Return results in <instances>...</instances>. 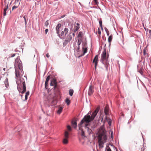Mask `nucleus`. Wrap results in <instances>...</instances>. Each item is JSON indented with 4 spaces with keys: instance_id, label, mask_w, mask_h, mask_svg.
Listing matches in <instances>:
<instances>
[{
    "instance_id": "f257e3e1",
    "label": "nucleus",
    "mask_w": 151,
    "mask_h": 151,
    "mask_svg": "<svg viewBox=\"0 0 151 151\" xmlns=\"http://www.w3.org/2000/svg\"><path fill=\"white\" fill-rule=\"evenodd\" d=\"M100 109L99 106H98L96 110L92 114L91 116L88 114L85 115L84 118L81 120L80 123L78 124V126L79 130L81 132L82 136L85 137V133L82 127H84L86 129L88 130V131L91 132V129H88V128L87 127L89 124V123L92 121ZM89 113L88 114H89Z\"/></svg>"
},
{
    "instance_id": "f03ea898",
    "label": "nucleus",
    "mask_w": 151,
    "mask_h": 151,
    "mask_svg": "<svg viewBox=\"0 0 151 151\" xmlns=\"http://www.w3.org/2000/svg\"><path fill=\"white\" fill-rule=\"evenodd\" d=\"M106 131L103 127H101L98 133L97 139L99 146L100 148L104 147V143L107 140Z\"/></svg>"
},
{
    "instance_id": "7ed1b4c3",
    "label": "nucleus",
    "mask_w": 151,
    "mask_h": 151,
    "mask_svg": "<svg viewBox=\"0 0 151 151\" xmlns=\"http://www.w3.org/2000/svg\"><path fill=\"white\" fill-rule=\"evenodd\" d=\"M14 66L16 76V77H18L20 75V73L18 69L20 70H22V64L19 56L17 57L15 59Z\"/></svg>"
},
{
    "instance_id": "20e7f679",
    "label": "nucleus",
    "mask_w": 151,
    "mask_h": 151,
    "mask_svg": "<svg viewBox=\"0 0 151 151\" xmlns=\"http://www.w3.org/2000/svg\"><path fill=\"white\" fill-rule=\"evenodd\" d=\"M108 57V55L107 54H106V50L105 49L102 54L101 58V60L103 63H104V61L107 60Z\"/></svg>"
},
{
    "instance_id": "39448f33",
    "label": "nucleus",
    "mask_w": 151,
    "mask_h": 151,
    "mask_svg": "<svg viewBox=\"0 0 151 151\" xmlns=\"http://www.w3.org/2000/svg\"><path fill=\"white\" fill-rule=\"evenodd\" d=\"M68 31V28H65L64 29V31H61V33L60 34L59 33V35H58L60 38H63L66 35Z\"/></svg>"
},
{
    "instance_id": "423d86ee",
    "label": "nucleus",
    "mask_w": 151,
    "mask_h": 151,
    "mask_svg": "<svg viewBox=\"0 0 151 151\" xmlns=\"http://www.w3.org/2000/svg\"><path fill=\"white\" fill-rule=\"evenodd\" d=\"M62 29L63 28L61 27V24H58L56 27V33L58 35H59L60 31H61Z\"/></svg>"
},
{
    "instance_id": "0eeeda50",
    "label": "nucleus",
    "mask_w": 151,
    "mask_h": 151,
    "mask_svg": "<svg viewBox=\"0 0 151 151\" xmlns=\"http://www.w3.org/2000/svg\"><path fill=\"white\" fill-rule=\"evenodd\" d=\"M98 55H96L93 61V63H95V70L96 69V67L98 63Z\"/></svg>"
},
{
    "instance_id": "6e6552de",
    "label": "nucleus",
    "mask_w": 151,
    "mask_h": 151,
    "mask_svg": "<svg viewBox=\"0 0 151 151\" xmlns=\"http://www.w3.org/2000/svg\"><path fill=\"white\" fill-rule=\"evenodd\" d=\"M82 49L83 51V54L81 55V56H83L86 53L87 50V49L86 47V43H85L82 44Z\"/></svg>"
},
{
    "instance_id": "1a4fd4ad",
    "label": "nucleus",
    "mask_w": 151,
    "mask_h": 151,
    "mask_svg": "<svg viewBox=\"0 0 151 151\" xmlns=\"http://www.w3.org/2000/svg\"><path fill=\"white\" fill-rule=\"evenodd\" d=\"M109 107L108 105H106L104 109V113L106 115V116H108L109 115Z\"/></svg>"
},
{
    "instance_id": "9d476101",
    "label": "nucleus",
    "mask_w": 151,
    "mask_h": 151,
    "mask_svg": "<svg viewBox=\"0 0 151 151\" xmlns=\"http://www.w3.org/2000/svg\"><path fill=\"white\" fill-rule=\"evenodd\" d=\"M93 87L92 86H90L88 92V94L90 96L92 94L93 91Z\"/></svg>"
},
{
    "instance_id": "9b49d317",
    "label": "nucleus",
    "mask_w": 151,
    "mask_h": 151,
    "mask_svg": "<svg viewBox=\"0 0 151 151\" xmlns=\"http://www.w3.org/2000/svg\"><path fill=\"white\" fill-rule=\"evenodd\" d=\"M56 84H57L56 80L55 79L53 78L51 80V82L50 83V85L51 86H53L54 85Z\"/></svg>"
},
{
    "instance_id": "f8f14e48",
    "label": "nucleus",
    "mask_w": 151,
    "mask_h": 151,
    "mask_svg": "<svg viewBox=\"0 0 151 151\" xmlns=\"http://www.w3.org/2000/svg\"><path fill=\"white\" fill-rule=\"evenodd\" d=\"M50 78V76H48L46 78V80L45 83V86L46 88H47V87L48 86V83Z\"/></svg>"
},
{
    "instance_id": "ddd939ff",
    "label": "nucleus",
    "mask_w": 151,
    "mask_h": 151,
    "mask_svg": "<svg viewBox=\"0 0 151 151\" xmlns=\"http://www.w3.org/2000/svg\"><path fill=\"white\" fill-rule=\"evenodd\" d=\"M105 119L107 121L108 124L110 126L111 124V120L108 116H106Z\"/></svg>"
},
{
    "instance_id": "4468645a",
    "label": "nucleus",
    "mask_w": 151,
    "mask_h": 151,
    "mask_svg": "<svg viewBox=\"0 0 151 151\" xmlns=\"http://www.w3.org/2000/svg\"><path fill=\"white\" fill-rule=\"evenodd\" d=\"M63 107L61 106H59L58 107V109L57 111V113L58 114H60L62 112L63 109Z\"/></svg>"
},
{
    "instance_id": "2eb2a0df",
    "label": "nucleus",
    "mask_w": 151,
    "mask_h": 151,
    "mask_svg": "<svg viewBox=\"0 0 151 151\" xmlns=\"http://www.w3.org/2000/svg\"><path fill=\"white\" fill-rule=\"evenodd\" d=\"M71 124L73 127H74L75 128H76L77 127V123L76 121H72L71 122Z\"/></svg>"
},
{
    "instance_id": "dca6fc26",
    "label": "nucleus",
    "mask_w": 151,
    "mask_h": 151,
    "mask_svg": "<svg viewBox=\"0 0 151 151\" xmlns=\"http://www.w3.org/2000/svg\"><path fill=\"white\" fill-rule=\"evenodd\" d=\"M112 35H111L110 36L108 39V41L109 43V46L111 45V42L112 41Z\"/></svg>"
},
{
    "instance_id": "f3484780",
    "label": "nucleus",
    "mask_w": 151,
    "mask_h": 151,
    "mask_svg": "<svg viewBox=\"0 0 151 151\" xmlns=\"http://www.w3.org/2000/svg\"><path fill=\"white\" fill-rule=\"evenodd\" d=\"M4 83L5 86L6 88H8V86H9V83L8 78H6V79L4 81Z\"/></svg>"
},
{
    "instance_id": "a211bd4d",
    "label": "nucleus",
    "mask_w": 151,
    "mask_h": 151,
    "mask_svg": "<svg viewBox=\"0 0 151 151\" xmlns=\"http://www.w3.org/2000/svg\"><path fill=\"white\" fill-rule=\"evenodd\" d=\"M69 133L67 131H66L65 132V138H68L69 137Z\"/></svg>"
},
{
    "instance_id": "6ab92c4d",
    "label": "nucleus",
    "mask_w": 151,
    "mask_h": 151,
    "mask_svg": "<svg viewBox=\"0 0 151 151\" xmlns=\"http://www.w3.org/2000/svg\"><path fill=\"white\" fill-rule=\"evenodd\" d=\"M70 42V41H69L68 39L66 38L63 42V45L65 46L66 45V44L68 42Z\"/></svg>"
},
{
    "instance_id": "aec40b11",
    "label": "nucleus",
    "mask_w": 151,
    "mask_h": 151,
    "mask_svg": "<svg viewBox=\"0 0 151 151\" xmlns=\"http://www.w3.org/2000/svg\"><path fill=\"white\" fill-rule=\"evenodd\" d=\"M68 138H64L63 141V143L65 144H68Z\"/></svg>"
},
{
    "instance_id": "412c9836",
    "label": "nucleus",
    "mask_w": 151,
    "mask_h": 151,
    "mask_svg": "<svg viewBox=\"0 0 151 151\" xmlns=\"http://www.w3.org/2000/svg\"><path fill=\"white\" fill-rule=\"evenodd\" d=\"M65 102L67 103V104L68 105H69L70 103V101L69 99L68 98H67L65 99Z\"/></svg>"
},
{
    "instance_id": "4be33fe9",
    "label": "nucleus",
    "mask_w": 151,
    "mask_h": 151,
    "mask_svg": "<svg viewBox=\"0 0 151 151\" xmlns=\"http://www.w3.org/2000/svg\"><path fill=\"white\" fill-rule=\"evenodd\" d=\"M74 91L72 89H70L69 91V94L70 95V96H72L73 93Z\"/></svg>"
},
{
    "instance_id": "5701e85b",
    "label": "nucleus",
    "mask_w": 151,
    "mask_h": 151,
    "mask_svg": "<svg viewBox=\"0 0 151 151\" xmlns=\"http://www.w3.org/2000/svg\"><path fill=\"white\" fill-rule=\"evenodd\" d=\"M80 28L79 26H75L74 27V31L76 32Z\"/></svg>"
},
{
    "instance_id": "b1692460",
    "label": "nucleus",
    "mask_w": 151,
    "mask_h": 151,
    "mask_svg": "<svg viewBox=\"0 0 151 151\" xmlns=\"http://www.w3.org/2000/svg\"><path fill=\"white\" fill-rule=\"evenodd\" d=\"M67 39H68L69 41H70L72 39V37L70 34H69L67 36Z\"/></svg>"
},
{
    "instance_id": "393cba45",
    "label": "nucleus",
    "mask_w": 151,
    "mask_h": 151,
    "mask_svg": "<svg viewBox=\"0 0 151 151\" xmlns=\"http://www.w3.org/2000/svg\"><path fill=\"white\" fill-rule=\"evenodd\" d=\"M101 30L99 28H98L97 30V33L99 34V35H98V37H100V35H101Z\"/></svg>"
},
{
    "instance_id": "a878e982",
    "label": "nucleus",
    "mask_w": 151,
    "mask_h": 151,
    "mask_svg": "<svg viewBox=\"0 0 151 151\" xmlns=\"http://www.w3.org/2000/svg\"><path fill=\"white\" fill-rule=\"evenodd\" d=\"M26 86H23V91L22 92V93H23L26 91Z\"/></svg>"
},
{
    "instance_id": "bb28decb",
    "label": "nucleus",
    "mask_w": 151,
    "mask_h": 151,
    "mask_svg": "<svg viewBox=\"0 0 151 151\" xmlns=\"http://www.w3.org/2000/svg\"><path fill=\"white\" fill-rule=\"evenodd\" d=\"M93 1L95 3V4L98 5L99 4V2L98 0H93Z\"/></svg>"
},
{
    "instance_id": "cd10ccee",
    "label": "nucleus",
    "mask_w": 151,
    "mask_h": 151,
    "mask_svg": "<svg viewBox=\"0 0 151 151\" xmlns=\"http://www.w3.org/2000/svg\"><path fill=\"white\" fill-rule=\"evenodd\" d=\"M67 128L68 130L69 131H71V127L69 125H68L67 126Z\"/></svg>"
},
{
    "instance_id": "c85d7f7f",
    "label": "nucleus",
    "mask_w": 151,
    "mask_h": 151,
    "mask_svg": "<svg viewBox=\"0 0 151 151\" xmlns=\"http://www.w3.org/2000/svg\"><path fill=\"white\" fill-rule=\"evenodd\" d=\"M99 24H100V25L101 26V28L102 29H103V27H102V21L100 20L99 21Z\"/></svg>"
},
{
    "instance_id": "c756f323",
    "label": "nucleus",
    "mask_w": 151,
    "mask_h": 151,
    "mask_svg": "<svg viewBox=\"0 0 151 151\" xmlns=\"http://www.w3.org/2000/svg\"><path fill=\"white\" fill-rule=\"evenodd\" d=\"M146 54H147L146 50V49L145 48L143 50V55H146Z\"/></svg>"
},
{
    "instance_id": "7c9ffc66",
    "label": "nucleus",
    "mask_w": 151,
    "mask_h": 151,
    "mask_svg": "<svg viewBox=\"0 0 151 151\" xmlns=\"http://www.w3.org/2000/svg\"><path fill=\"white\" fill-rule=\"evenodd\" d=\"M110 133H111V138L112 139H113V131H112V130H110Z\"/></svg>"
},
{
    "instance_id": "2f4dec72",
    "label": "nucleus",
    "mask_w": 151,
    "mask_h": 151,
    "mask_svg": "<svg viewBox=\"0 0 151 151\" xmlns=\"http://www.w3.org/2000/svg\"><path fill=\"white\" fill-rule=\"evenodd\" d=\"M82 33L81 32H80L78 34V37H82Z\"/></svg>"
},
{
    "instance_id": "473e14b6",
    "label": "nucleus",
    "mask_w": 151,
    "mask_h": 151,
    "mask_svg": "<svg viewBox=\"0 0 151 151\" xmlns=\"http://www.w3.org/2000/svg\"><path fill=\"white\" fill-rule=\"evenodd\" d=\"M49 25V23L48 22V21H47L45 23V25L47 27V26H48Z\"/></svg>"
},
{
    "instance_id": "72a5a7b5",
    "label": "nucleus",
    "mask_w": 151,
    "mask_h": 151,
    "mask_svg": "<svg viewBox=\"0 0 151 151\" xmlns=\"http://www.w3.org/2000/svg\"><path fill=\"white\" fill-rule=\"evenodd\" d=\"M8 9V4H7L6 6V8H5L4 9V11H5L6 12L7 10Z\"/></svg>"
},
{
    "instance_id": "f704fd0d",
    "label": "nucleus",
    "mask_w": 151,
    "mask_h": 151,
    "mask_svg": "<svg viewBox=\"0 0 151 151\" xmlns=\"http://www.w3.org/2000/svg\"><path fill=\"white\" fill-rule=\"evenodd\" d=\"M15 55H16L15 54H12L11 55V56H10V57L11 58L15 56Z\"/></svg>"
},
{
    "instance_id": "c9c22d12",
    "label": "nucleus",
    "mask_w": 151,
    "mask_h": 151,
    "mask_svg": "<svg viewBox=\"0 0 151 151\" xmlns=\"http://www.w3.org/2000/svg\"><path fill=\"white\" fill-rule=\"evenodd\" d=\"M17 6H14L12 8V10H13L14 9L17 8Z\"/></svg>"
},
{
    "instance_id": "e433bc0d",
    "label": "nucleus",
    "mask_w": 151,
    "mask_h": 151,
    "mask_svg": "<svg viewBox=\"0 0 151 151\" xmlns=\"http://www.w3.org/2000/svg\"><path fill=\"white\" fill-rule=\"evenodd\" d=\"M106 151H111V149L109 147L107 149Z\"/></svg>"
},
{
    "instance_id": "4c0bfd02",
    "label": "nucleus",
    "mask_w": 151,
    "mask_h": 151,
    "mask_svg": "<svg viewBox=\"0 0 151 151\" xmlns=\"http://www.w3.org/2000/svg\"><path fill=\"white\" fill-rule=\"evenodd\" d=\"M78 46H79V45L81 44V42H80L79 40H78Z\"/></svg>"
},
{
    "instance_id": "58836bf2",
    "label": "nucleus",
    "mask_w": 151,
    "mask_h": 151,
    "mask_svg": "<svg viewBox=\"0 0 151 151\" xmlns=\"http://www.w3.org/2000/svg\"><path fill=\"white\" fill-rule=\"evenodd\" d=\"M23 18H24V21H25V24H26V23H27V21H26V18L25 17V16H24V17H23Z\"/></svg>"
},
{
    "instance_id": "ea45409f",
    "label": "nucleus",
    "mask_w": 151,
    "mask_h": 151,
    "mask_svg": "<svg viewBox=\"0 0 151 151\" xmlns=\"http://www.w3.org/2000/svg\"><path fill=\"white\" fill-rule=\"evenodd\" d=\"M46 56L47 58H49V57H50V55H49V54L48 53H47V54H46Z\"/></svg>"
},
{
    "instance_id": "a19ab883",
    "label": "nucleus",
    "mask_w": 151,
    "mask_h": 151,
    "mask_svg": "<svg viewBox=\"0 0 151 151\" xmlns=\"http://www.w3.org/2000/svg\"><path fill=\"white\" fill-rule=\"evenodd\" d=\"M22 85H23V86H26L25 83L24 81L22 83Z\"/></svg>"
},
{
    "instance_id": "79ce46f5",
    "label": "nucleus",
    "mask_w": 151,
    "mask_h": 151,
    "mask_svg": "<svg viewBox=\"0 0 151 151\" xmlns=\"http://www.w3.org/2000/svg\"><path fill=\"white\" fill-rule=\"evenodd\" d=\"M57 84H56L55 85H54V89H55L56 88V87H57Z\"/></svg>"
},
{
    "instance_id": "37998d69",
    "label": "nucleus",
    "mask_w": 151,
    "mask_h": 151,
    "mask_svg": "<svg viewBox=\"0 0 151 151\" xmlns=\"http://www.w3.org/2000/svg\"><path fill=\"white\" fill-rule=\"evenodd\" d=\"M29 91L27 92L26 93V95H27L28 96L29 95Z\"/></svg>"
},
{
    "instance_id": "c03bdc74",
    "label": "nucleus",
    "mask_w": 151,
    "mask_h": 151,
    "mask_svg": "<svg viewBox=\"0 0 151 151\" xmlns=\"http://www.w3.org/2000/svg\"><path fill=\"white\" fill-rule=\"evenodd\" d=\"M48 29H46L45 30V32L46 34L47 33V32H48Z\"/></svg>"
},
{
    "instance_id": "a18cd8bd",
    "label": "nucleus",
    "mask_w": 151,
    "mask_h": 151,
    "mask_svg": "<svg viewBox=\"0 0 151 151\" xmlns=\"http://www.w3.org/2000/svg\"><path fill=\"white\" fill-rule=\"evenodd\" d=\"M27 98H28V96L27 95L25 94V100H27Z\"/></svg>"
},
{
    "instance_id": "49530a36",
    "label": "nucleus",
    "mask_w": 151,
    "mask_h": 151,
    "mask_svg": "<svg viewBox=\"0 0 151 151\" xmlns=\"http://www.w3.org/2000/svg\"><path fill=\"white\" fill-rule=\"evenodd\" d=\"M106 33H107V35H109V32L108 30H106Z\"/></svg>"
},
{
    "instance_id": "de8ad7c7",
    "label": "nucleus",
    "mask_w": 151,
    "mask_h": 151,
    "mask_svg": "<svg viewBox=\"0 0 151 151\" xmlns=\"http://www.w3.org/2000/svg\"><path fill=\"white\" fill-rule=\"evenodd\" d=\"M4 16H5L6 15V12L5 11H4Z\"/></svg>"
},
{
    "instance_id": "09e8293b",
    "label": "nucleus",
    "mask_w": 151,
    "mask_h": 151,
    "mask_svg": "<svg viewBox=\"0 0 151 151\" xmlns=\"http://www.w3.org/2000/svg\"><path fill=\"white\" fill-rule=\"evenodd\" d=\"M76 24L78 26H79V25H80L78 23H77Z\"/></svg>"
},
{
    "instance_id": "8fccbe9b",
    "label": "nucleus",
    "mask_w": 151,
    "mask_h": 151,
    "mask_svg": "<svg viewBox=\"0 0 151 151\" xmlns=\"http://www.w3.org/2000/svg\"><path fill=\"white\" fill-rule=\"evenodd\" d=\"M149 33L150 34H151V30H149Z\"/></svg>"
},
{
    "instance_id": "3c124183",
    "label": "nucleus",
    "mask_w": 151,
    "mask_h": 151,
    "mask_svg": "<svg viewBox=\"0 0 151 151\" xmlns=\"http://www.w3.org/2000/svg\"><path fill=\"white\" fill-rule=\"evenodd\" d=\"M56 102V101H55L53 100V101H52V103H53V102Z\"/></svg>"
},
{
    "instance_id": "603ef678",
    "label": "nucleus",
    "mask_w": 151,
    "mask_h": 151,
    "mask_svg": "<svg viewBox=\"0 0 151 151\" xmlns=\"http://www.w3.org/2000/svg\"><path fill=\"white\" fill-rule=\"evenodd\" d=\"M78 49H80V46H78Z\"/></svg>"
},
{
    "instance_id": "864d4df0",
    "label": "nucleus",
    "mask_w": 151,
    "mask_h": 151,
    "mask_svg": "<svg viewBox=\"0 0 151 151\" xmlns=\"http://www.w3.org/2000/svg\"><path fill=\"white\" fill-rule=\"evenodd\" d=\"M73 35H74V33H73Z\"/></svg>"
},
{
    "instance_id": "5fc2aeb1",
    "label": "nucleus",
    "mask_w": 151,
    "mask_h": 151,
    "mask_svg": "<svg viewBox=\"0 0 151 151\" xmlns=\"http://www.w3.org/2000/svg\"><path fill=\"white\" fill-rule=\"evenodd\" d=\"M150 63L151 64V61H150Z\"/></svg>"
}]
</instances>
